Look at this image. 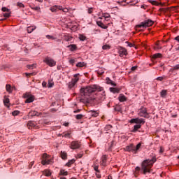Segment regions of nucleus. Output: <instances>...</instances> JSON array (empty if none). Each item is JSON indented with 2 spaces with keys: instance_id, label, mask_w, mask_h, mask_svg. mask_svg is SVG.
Listing matches in <instances>:
<instances>
[{
  "instance_id": "10",
  "label": "nucleus",
  "mask_w": 179,
  "mask_h": 179,
  "mask_svg": "<svg viewBox=\"0 0 179 179\" xmlns=\"http://www.w3.org/2000/svg\"><path fill=\"white\" fill-rule=\"evenodd\" d=\"M124 152H133L135 153V145L130 144L124 148Z\"/></svg>"
},
{
  "instance_id": "48",
  "label": "nucleus",
  "mask_w": 179,
  "mask_h": 179,
  "mask_svg": "<svg viewBox=\"0 0 179 179\" xmlns=\"http://www.w3.org/2000/svg\"><path fill=\"white\" fill-rule=\"evenodd\" d=\"M20 111L19 110H15L12 113L13 115L15 116V115H19L20 114Z\"/></svg>"
},
{
  "instance_id": "43",
  "label": "nucleus",
  "mask_w": 179,
  "mask_h": 179,
  "mask_svg": "<svg viewBox=\"0 0 179 179\" xmlns=\"http://www.w3.org/2000/svg\"><path fill=\"white\" fill-rule=\"evenodd\" d=\"M76 159H82L83 157V152L79 153L76 156Z\"/></svg>"
},
{
  "instance_id": "46",
  "label": "nucleus",
  "mask_w": 179,
  "mask_h": 179,
  "mask_svg": "<svg viewBox=\"0 0 179 179\" xmlns=\"http://www.w3.org/2000/svg\"><path fill=\"white\" fill-rule=\"evenodd\" d=\"M3 103H4L5 106H6V104H8V103H9V98H6V97L4 98Z\"/></svg>"
},
{
  "instance_id": "24",
  "label": "nucleus",
  "mask_w": 179,
  "mask_h": 179,
  "mask_svg": "<svg viewBox=\"0 0 179 179\" xmlns=\"http://www.w3.org/2000/svg\"><path fill=\"white\" fill-rule=\"evenodd\" d=\"M75 162H76V160H75V159H71L69 160L66 164V166L67 167H71L72 166V164H73V163H75Z\"/></svg>"
},
{
  "instance_id": "20",
  "label": "nucleus",
  "mask_w": 179,
  "mask_h": 179,
  "mask_svg": "<svg viewBox=\"0 0 179 179\" xmlns=\"http://www.w3.org/2000/svg\"><path fill=\"white\" fill-rule=\"evenodd\" d=\"M106 80L107 85H110V86H113V87L117 86V84H115V83H114L113 80H111V79H110V78H108V77L106 78Z\"/></svg>"
},
{
  "instance_id": "19",
  "label": "nucleus",
  "mask_w": 179,
  "mask_h": 179,
  "mask_svg": "<svg viewBox=\"0 0 179 179\" xmlns=\"http://www.w3.org/2000/svg\"><path fill=\"white\" fill-rule=\"evenodd\" d=\"M88 113L91 117H99V110H89Z\"/></svg>"
},
{
  "instance_id": "42",
  "label": "nucleus",
  "mask_w": 179,
  "mask_h": 179,
  "mask_svg": "<svg viewBox=\"0 0 179 179\" xmlns=\"http://www.w3.org/2000/svg\"><path fill=\"white\" fill-rule=\"evenodd\" d=\"M70 136H71V133H64L63 134L64 138H70Z\"/></svg>"
},
{
  "instance_id": "41",
  "label": "nucleus",
  "mask_w": 179,
  "mask_h": 179,
  "mask_svg": "<svg viewBox=\"0 0 179 179\" xmlns=\"http://www.w3.org/2000/svg\"><path fill=\"white\" fill-rule=\"evenodd\" d=\"M76 120H82L83 118V115L82 114L77 115H76Z\"/></svg>"
},
{
  "instance_id": "3",
  "label": "nucleus",
  "mask_w": 179,
  "mask_h": 179,
  "mask_svg": "<svg viewBox=\"0 0 179 179\" xmlns=\"http://www.w3.org/2000/svg\"><path fill=\"white\" fill-rule=\"evenodd\" d=\"M79 73L75 74L73 76V78L71 82L69 83L68 86H69V89H72L73 87H75V85H76V83H78V82H79Z\"/></svg>"
},
{
  "instance_id": "58",
  "label": "nucleus",
  "mask_w": 179,
  "mask_h": 179,
  "mask_svg": "<svg viewBox=\"0 0 179 179\" xmlns=\"http://www.w3.org/2000/svg\"><path fill=\"white\" fill-rule=\"evenodd\" d=\"M173 69L176 71L177 69H179V64L176 65L175 66H173Z\"/></svg>"
},
{
  "instance_id": "21",
  "label": "nucleus",
  "mask_w": 179,
  "mask_h": 179,
  "mask_svg": "<svg viewBox=\"0 0 179 179\" xmlns=\"http://www.w3.org/2000/svg\"><path fill=\"white\" fill-rule=\"evenodd\" d=\"M60 157L63 160H66V159H68V154L65 151H62L60 153Z\"/></svg>"
},
{
  "instance_id": "25",
  "label": "nucleus",
  "mask_w": 179,
  "mask_h": 179,
  "mask_svg": "<svg viewBox=\"0 0 179 179\" xmlns=\"http://www.w3.org/2000/svg\"><path fill=\"white\" fill-rule=\"evenodd\" d=\"M77 68H83V66H86V63L85 62H80L76 64Z\"/></svg>"
},
{
  "instance_id": "47",
  "label": "nucleus",
  "mask_w": 179,
  "mask_h": 179,
  "mask_svg": "<svg viewBox=\"0 0 179 179\" xmlns=\"http://www.w3.org/2000/svg\"><path fill=\"white\" fill-rule=\"evenodd\" d=\"M166 94H167V90H163L161 92V96H166Z\"/></svg>"
},
{
  "instance_id": "61",
  "label": "nucleus",
  "mask_w": 179,
  "mask_h": 179,
  "mask_svg": "<svg viewBox=\"0 0 179 179\" xmlns=\"http://www.w3.org/2000/svg\"><path fill=\"white\" fill-rule=\"evenodd\" d=\"M137 68H138L137 66H133L131 67V71H136Z\"/></svg>"
},
{
  "instance_id": "57",
  "label": "nucleus",
  "mask_w": 179,
  "mask_h": 179,
  "mask_svg": "<svg viewBox=\"0 0 179 179\" xmlns=\"http://www.w3.org/2000/svg\"><path fill=\"white\" fill-rule=\"evenodd\" d=\"M164 152V148L163 147H160L159 153H163Z\"/></svg>"
},
{
  "instance_id": "31",
  "label": "nucleus",
  "mask_w": 179,
  "mask_h": 179,
  "mask_svg": "<svg viewBox=\"0 0 179 179\" xmlns=\"http://www.w3.org/2000/svg\"><path fill=\"white\" fill-rule=\"evenodd\" d=\"M52 86H54V80H52V78H50V79L48 80V87H52Z\"/></svg>"
},
{
  "instance_id": "22",
  "label": "nucleus",
  "mask_w": 179,
  "mask_h": 179,
  "mask_svg": "<svg viewBox=\"0 0 179 179\" xmlns=\"http://www.w3.org/2000/svg\"><path fill=\"white\" fill-rule=\"evenodd\" d=\"M67 48H69L71 51H76V50H78V46L75 44H71L68 45Z\"/></svg>"
},
{
  "instance_id": "51",
  "label": "nucleus",
  "mask_w": 179,
  "mask_h": 179,
  "mask_svg": "<svg viewBox=\"0 0 179 179\" xmlns=\"http://www.w3.org/2000/svg\"><path fill=\"white\" fill-rule=\"evenodd\" d=\"M27 66L28 69H33V68L35 66V64L27 65Z\"/></svg>"
},
{
  "instance_id": "11",
  "label": "nucleus",
  "mask_w": 179,
  "mask_h": 179,
  "mask_svg": "<svg viewBox=\"0 0 179 179\" xmlns=\"http://www.w3.org/2000/svg\"><path fill=\"white\" fill-rule=\"evenodd\" d=\"M54 163V157L46 154L45 164H52Z\"/></svg>"
},
{
  "instance_id": "39",
  "label": "nucleus",
  "mask_w": 179,
  "mask_h": 179,
  "mask_svg": "<svg viewBox=\"0 0 179 179\" xmlns=\"http://www.w3.org/2000/svg\"><path fill=\"white\" fill-rule=\"evenodd\" d=\"M52 173L50 170H46L45 171V176L46 177H50V176H51Z\"/></svg>"
},
{
  "instance_id": "13",
  "label": "nucleus",
  "mask_w": 179,
  "mask_h": 179,
  "mask_svg": "<svg viewBox=\"0 0 179 179\" xmlns=\"http://www.w3.org/2000/svg\"><path fill=\"white\" fill-rule=\"evenodd\" d=\"M119 55H120V57H124V55H128V52L127 51V49L124 48H120L119 49Z\"/></svg>"
},
{
  "instance_id": "23",
  "label": "nucleus",
  "mask_w": 179,
  "mask_h": 179,
  "mask_svg": "<svg viewBox=\"0 0 179 179\" xmlns=\"http://www.w3.org/2000/svg\"><path fill=\"white\" fill-rule=\"evenodd\" d=\"M163 57V55L162 53H157L152 55V59H157V58H162Z\"/></svg>"
},
{
  "instance_id": "62",
  "label": "nucleus",
  "mask_w": 179,
  "mask_h": 179,
  "mask_svg": "<svg viewBox=\"0 0 179 179\" xmlns=\"http://www.w3.org/2000/svg\"><path fill=\"white\" fill-rule=\"evenodd\" d=\"M141 170V168L139 166L136 167V171H139Z\"/></svg>"
},
{
  "instance_id": "56",
  "label": "nucleus",
  "mask_w": 179,
  "mask_h": 179,
  "mask_svg": "<svg viewBox=\"0 0 179 179\" xmlns=\"http://www.w3.org/2000/svg\"><path fill=\"white\" fill-rule=\"evenodd\" d=\"M96 177L97 178H101V175L99 173H96Z\"/></svg>"
},
{
  "instance_id": "29",
  "label": "nucleus",
  "mask_w": 179,
  "mask_h": 179,
  "mask_svg": "<svg viewBox=\"0 0 179 179\" xmlns=\"http://www.w3.org/2000/svg\"><path fill=\"white\" fill-rule=\"evenodd\" d=\"M72 38H73L71 35H65L64 40L65 41H72Z\"/></svg>"
},
{
  "instance_id": "36",
  "label": "nucleus",
  "mask_w": 179,
  "mask_h": 179,
  "mask_svg": "<svg viewBox=\"0 0 179 179\" xmlns=\"http://www.w3.org/2000/svg\"><path fill=\"white\" fill-rule=\"evenodd\" d=\"M155 50H162V46H160V43L157 42L156 46L155 47Z\"/></svg>"
},
{
  "instance_id": "26",
  "label": "nucleus",
  "mask_w": 179,
  "mask_h": 179,
  "mask_svg": "<svg viewBox=\"0 0 179 179\" xmlns=\"http://www.w3.org/2000/svg\"><path fill=\"white\" fill-rule=\"evenodd\" d=\"M59 176H68V171H65V169H61Z\"/></svg>"
},
{
  "instance_id": "30",
  "label": "nucleus",
  "mask_w": 179,
  "mask_h": 179,
  "mask_svg": "<svg viewBox=\"0 0 179 179\" xmlns=\"http://www.w3.org/2000/svg\"><path fill=\"white\" fill-rule=\"evenodd\" d=\"M12 87L10 86V85L9 84H7L6 85V92H8V93H12Z\"/></svg>"
},
{
  "instance_id": "8",
  "label": "nucleus",
  "mask_w": 179,
  "mask_h": 179,
  "mask_svg": "<svg viewBox=\"0 0 179 179\" xmlns=\"http://www.w3.org/2000/svg\"><path fill=\"white\" fill-rule=\"evenodd\" d=\"M45 64H47L48 65V66L52 67V66H55V65H57V62H55V60H54L53 59L47 57L45 59Z\"/></svg>"
},
{
  "instance_id": "9",
  "label": "nucleus",
  "mask_w": 179,
  "mask_h": 179,
  "mask_svg": "<svg viewBox=\"0 0 179 179\" xmlns=\"http://www.w3.org/2000/svg\"><path fill=\"white\" fill-rule=\"evenodd\" d=\"M130 124H138V125H141V124H144L145 120L143 119H140V118H134L131 119L129 121Z\"/></svg>"
},
{
  "instance_id": "45",
  "label": "nucleus",
  "mask_w": 179,
  "mask_h": 179,
  "mask_svg": "<svg viewBox=\"0 0 179 179\" xmlns=\"http://www.w3.org/2000/svg\"><path fill=\"white\" fill-rule=\"evenodd\" d=\"M157 80H159V82H162L164 79H166V76H163L162 77H157Z\"/></svg>"
},
{
  "instance_id": "59",
  "label": "nucleus",
  "mask_w": 179,
  "mask_h": 179,
  "mask_svg": "<svg viewBox=\"0 0 179 179\" xmlns=\"http://www.w3.org/2000/svg\"><path fill=\"white\" fill-rule=\"evenodd\" d=\"M63 125H64V127H69V122H64V123L63 124Z\"/></svg>"
},
{
  "instance_id": "52",
  "label": "nucleus",
  "mask_w": 179,
  "mask_h": 179,
  "mask_svg": "<svg viewBox=\"0 0 179 179\" xmlns=\"http://www.w3.org/2000/svg\"><path fill=\"white\" fill-rule=\"evenodd\" d=\"M126 44H127V47H134V44H132L128 41L126 42Z\"/></svg>"
},
{
  "instance_id": "15",
  "label": "nucleus",
  "mask_w": 179,
  "mask_h": 179,
  "mask_svg": "<svg viewBox=\"0 0 179 179\" xmlns=\"http://www.w3.org/2000/svg\"><path fill=\"white\" fill-rule=\"evenodd\" d=\"M29 114L31 115V117H34L36 115V117H41L43 115L42 113L37 112L36 110H31L29 112Z\"/></svg>"
},
{
  "instance_id": "6",
  "label": "nucleus",
  "mask_w": 179,
  "mask_h": 179,
  "mask_svg": "<svg viewBox=\"0 0 179 179\" xmlns=\"http://www.w3.org/2000/svg\"><path fill=\"white\" fill-rule=\"evenodd\" d=\"M23 97L24 99H27L25 103H33L34 101V96L31 95L30 93L24 94Z\"/></svg>"
},
{
  "instance_id": "2",
  "label": "nucleus",
  "mask_w": 179,
  "mask_h": 179,
  "mask_svg": "<svg viewBox=\"0 0 179 179\" xmlns=\"http://www.w3.org/2000/svg\"><path fill=\"white\" fill-rule=\"evenodd\" d=\"M156 163V157H152V159H145L141 164V170L143 171V174L146 173L152 172V167L153 164Z\"/></svg>"
},
{
  "instance_id": "37",
  "label": "nucleus",
  "mask_w": 179,
  "mask_h": 179,
  "mask_svg": "<svg viewBox=\"0 0 179 179\" xmlns=\"http://www.w3.org/2000/svg\"><path fill=\"white\" fill-rule=\"evenodd\" d=\"M110 48H111L110 45H104L102 46V50H110Z\"/></svg>"
},
{
  "instance_id": "35",
  "label": "nucleus",
  "mask_w": 179,
  "mask_h": 179,
  "mask_svg": "<svg viewBox=\"0 0 179 179\" xmlns=\"http://www.w3.org/2000/svg\"><path fill=\"white\" fill-rule=\"evenodd\" d=\"M46 38L48 40H57V38H55L54 36L47 35Z\"/></svg>"
},
{
  "instance_id": "38",
  "label": "nucleus",
  "mask_w": 179,
  "mask_h": 179,
  "mask_svg": "<svg viewBox=\"0 0 179 179\" xmlns=\"http://www.w3.org/2000/svg\"><path fill=\"white\" fill-rule=\"evenodd\" d=\"M10 13H11L10 11L6 12V13H3V15L4 16V17H9L10 16Z\"/></svg>"
},
{
  "instance_id": "4",
  "label": "nucleus",
  "mask_w": 179,
  "mask_h": 179,
  "mask_svg": "<svg viewBox=\"0 0 179 179\" xmlns=\"http://www.w3.org/2000/svg\"><path fill=\"white\" fill-rule=\"evenodd\" d=\"M139 117H143L144 118H149V113L148 109L145 107H141L138 112Z\"/></svg>"
},
{
  "instance_id": "14",
  "label": "nucleus",
  "mask_w": 179,
  "mask_h": 179,
  "mask_svg": "<svg viewBox=\"0 0 179 179\" xmlns=\"http://www.w3.org/2000/svg\"><path fill=\"white\" fill-rule=\"evenodd\" d=\"M36 122H33V121H29L28 122L27 127L29 129H33V128L36 129L37 127L36 126Z\"/></svg>"
},
{
  "instance_id": "55",
  "label": "nucleus",
  "mask_w": 179,
  "mask_h": 179,
  "mask_svg": "<svg viewBox=\"0 0 179 179\" xmlns=\"http://www.w3.org/2000/svg\"><path fill=\"white\" fill-rule=\"evenodd\" d=\"M32 9H33L34 10H38V11H39V10H40V7H38V6L33 7Z\"/></svg>"
},
{
  "instance_id": "1",
  "label": "nucleus",
  "mask_w": 179,
  "mask_h": 179,
  "mask_svg": "<svg viewBox=\"0 0 179 179\" xmlns=\"http://www.w3.org/2000/svg\"><path fill=\"white\" fill-rule=\"evenodd\" d=\"M101 90H103V87L98 85H92L80 88V93L83 97L80 99V101L85 104L92 103V101L96 100V98L92 96V94L96 93V92H101Z\"/></svg>"
},
{
  "instance_id": "12",
  "label": "nucleus",
  "mask_w": 179,
  "mask_h": 179,
  "mask_svg": "<svg viewBox=\"0 0 179 179\" xmlns=\"http://www.w3.org/2000/svg\"><path fill=\"white\" fill-rule=\"evenodd\" d=\"M108 158V156L104 155L102 156L101 159V166H103V167H106L107 166V159Z\"/></svg>"
},
{
  "instance_id": "49",
  "label": "nucleus",
  "mask_w": 179,
  "mask_h": 179,
  "mask_svg": "<svg viewBox=\"0 0 179 179\" xmlns=\"http://www.w3.org/2000/svg\"><path fill=\"white\" fill-rule=\"evenodd\" d=\"M94 170H95L96 173H100V171L99 170V166H94Z\"/></svg>"
},
{
  "instance_id": "17",
  "label": "nucleus",
  "mask_w": 179,
  "mask_h": 179,
  "mask_svg": "<svg viewBox=\"0 0 179 179\" xmlns=\"http://www.w3.org/2000/svg\"><path fill=\"white\" fill-rule=\"evenodd\" d=\"M118 100L119 101H120V103H124V101H127V99L125 95H124L123 94H120L119 95Z\"/></svg>"
},
{
  "instance_id": "34",
  "label": "nucleus",
  "mask_w": 179,
  "mask_h": 179,
  "mask_svg": "<svg viewBox=\"0 0 179 179\" xmlns=\"http://www.w3.org/2000/svg\"><path fill=\"white\" fill-rule=\"evenodd\" d=\"M110 90L112 93H120V90L117 88L110 87Z\"/></svg>"
},
{
  "instance_id": "54",
  "label": "nucleus",
  "mask_w": 179,
  "mask_h": 179,
  "mask_svg": "<svg viewBox=\"0 0 179 179\" xmlns=\"http://www.w3.org/2000/svg\"><path fill=\"white\" fill-rule=\"evenodd\" d=\"M88 13H90V14L93 13V8H88Z\"/></svg>"
},
{
  "instance_id": "28",
  "label": "nucleus",
  "mask_w": 179,
  "mask_h": 179,
  "mask_svg": "<svg viewBox=\"0 0 179 179\" xmlns=\"http://www.w3.org/2000/svg\"><path fill=\"white\" fill-rule=\"evenodd\" d=\"M142 146V143H139L136 145V147H134V153H137L138 149H141V147Z\"/></svg>"
},
{
  "instance_id": "64",
  "label": "nucleus",
  "mask_w": 179,
  "mask_h": 179,
  "mask_svg": "<svg viewBox=\"0 0 179 179\" xmlns=\"http://www.w3.org/2000/svg\"><path fill=\"white\" fill-rule=\"evenodd\" d=\"M42 164H43V166H45V159L42 160Z\"/></svg>"
},
{
  "instance_id": "63",
  "label": "nucleus",
  "mask_w": 179,
  "mask_h": 179,
  "mask_svg": "<svg viewBox=\"0 0 179 179\" xmlns=\"http://www.w3.org/2000/svg\"><path fill=\"white\" fill-rule=\"evenodd\" d=\"M105 19H108V17H110L109 14H106V15H104Z\"/></svg>"
},
{
  "instance_id": "33",
  "label": "nucleus",
  "mask_w": 179,
  "mask_h": 179,
  "mask_svg": "<svg viewBox=\"0 0 179 179\" xmlns=\"http://www.w3.org/2000/svg\"><path fill=\"white\" fill-rule=\"evenodd\" d=\"M148 2L154 5L155 6H158V5H159V2H157V1L148 0Z\"/></svg>"
},
{
  "instance_id": "50",
  "label": "nucleus",
  "mask_w": 179,
  "mask_h": 179,
  "mask_svg": "<svg viewBox=\"0 0 179 179\" xmlns=\"http://www.w3.org/2000/svg\"><path fill=\"white\" fill-rule=\"evenodd\" d=\"M62 12H64L65 13H68L69 12V9L68 8H64L62 9Z\"/></svg>"
},
{
  "instance_id": "27",
  "label": "nucleus",
  "mask_w": 179,
  "mask_h": 179,
  "mask_svg": "<svg viewBox=\"0 0 179 179\" xmlns=\"http://www.w3.org/2000/svg\"><path fill=\"white\" fill-rule=\"evenodd\" d=\"M27 30L28 33H33V31L36 30V27L34 26L28 27Z\"/></svg>"
},
{
  "instance_id": "32",
  "label": "nucleus",
  "mask_w": 179,
  "mask_h": 179,
  "mask_svg": "<svg viewBox=\"0 0 179 179\" xmlns=\"http://www.w3.org/2000/svg\"><path fill=\"white\" fill-rule=\"evenodd\" d=\"M142 126L141 124H136L134 125V129L132 130V132H136V131H138V129H141V127Z\"/></svg>"
},
{
  "instance_id": "53",
  "label": "nucleus",
  "mask_w": 179,
  "mask_h": 179,
  "mask_svg": "<svg viewBox=\"0 0 179 179\" xmlns=\"http://www.w3.org/2000/svg\"><path fill=\"white\" fill-rule=\"evenodd\" d=\"M69 63L71 64V65H73L75 64V59H71L69 60Z\"/></svg>"
},
{
  "instance_id": "40",
  "label": "nucleus",
  "mask_w": 179,
  "mask_h": 179,
  "mask_svg": "<svg viewBox=\"0 0 179 179\" xmlns=\"http://www.w3.org/2000/svg\"><path fill=\"white\" fill-rule=\"evenodd\" d=\"M79 38H80V40L81 41H85V40H86V36H85L80 34V35L79 36Z\"/></svg>"
},
{
  "instance_id": "5",
  "label": "nucleus",
  "mask_w": 179,
  "mask_h": 179,
  "mask_svg": "<svg viewBox=\"0 0 179 179\" xmlns=\"http://www.w3.org/2000/svg\"><path fill=\"white\" fill-rule=\"evenodd\" d=\"M153 21L152 20H146L144 22H141V24L138 25L140 27H150V26H153Z\"/></svg>"
},
{
  "instance_id": "7",
  "label": "nucleus",
  "mask_w": 179,
  "mask_h": 179,
  "mask_svg": "<svg viewBox=\"0 0 179 179\" xmlns=\"http://www.w3.org/2000/svg\"><path fill=\"white\" fill-rule=\"evenodd\" d=\"M82 146L80 141H72L70 145V149H79Z\"/></svg>"
},
{
  "instance_id": "16",
  "label": "nucleus",
  "mask_w": 179,
  "mask_h": 179,
  "mask_svg": "<svg viewBox=\"0 0 179 179\" xmlns=\"http://www.w3.org/2000/svg\"><path fill=\"white\" fill-rule=\"evenodd\" d=\"M52 12H57V10H62V6H54L50 8Z\"/></svg>"
},
{
  "instance_id": "18",
  "label": "nucleus",
  "mask_w": 179,
  "mask_h": 179,
  "mask_svg": "<svg viewBox=\"0 0 179 179\" xmlns=\"http://www.w3.org/2000/svg\"><path fill=\"white\" fill-rule=\"evenodd\" d=\"M96 24L101 29H108V25L104 24L101 21H96Z\"/></svg>"
},
{
  "instance_id": "60",
  "label": "nucleus",
  "mask_w": 179,
  "mask_h": 179,
  "mask_svg": "<svg viewBox=\"0 0 179 179\" xmlns=\"http://www.w3.org/2000/svg\"><path fill=\"white\" fill-rule=\"evenodd\" d=\"M26 76H30V75H33V73H26Z\"/></svg>"
},
{
  "instance_id": "44",
  "label": "nucleus",
  "mask_w": 179,
  "mask_h": 179,
  "mask_svg": "<svg viewBox=\"0 0 179 179\" xmlns=\"http://www.w3.org/2000/svg\"><path fill=\"white\" fill-rule=\"evenodd\" d=\"M1 10H2V12H10V10L6 7H3L1 8Z\"/></svg>"
}]
</instances>
